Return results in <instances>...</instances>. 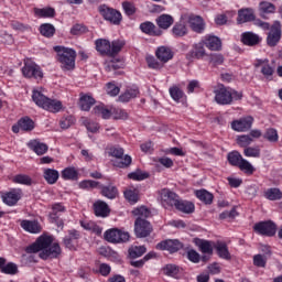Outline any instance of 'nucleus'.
I'll return each mask as SVG.
<instances>
[{
    "mask_svg": "<svg viewBox=\"0 0 282 282\" xmlns=\"http://www.w3.org/2000/svg\"><path fill=\"white\" fill-rule=\"evenodd\" d=\"M104 237L109 243H127L131 236L127 231L109 229L104 234Z\"/></svg>",
    "mask_w": 282,
    "mask_h": 282,
    "instance_id": "obj_6",
    "label": "nucleus"
},
{
    "mask_svg": "<svg viewBox=\"0 0 282 282\" xmlns=\"http://www.w3.org/2000/svg\"><path fill=\"white\" fill-rule=\"evenodd\" d=\"M227 160L231 166H239L243 156L239 151H232L227 154Z\"/></svg>",
    "mask_w": 282,
    "mask_h": 282,
    "instance_id": "obj_41",
    "label": "nucleus"
},
{
    "mask_svg": "<svg viewBox=\"0 0 282 282\" xmlns=\"http://www.w3.org/2000/svg\"><path fill=\"white\" fill-rule=\"evenodd\" d=\"M14 184H23L24 186H32V177L25 174H18L12 178Z\"/></svg>",
    "mask_w": 282,
    "mask_h": 282,
    "instance_id": "obj_51",
    "label": "nucleus"
},
{
    "mask_svg": "<svg viewBox=\"0 0 282 282\" xmlns=\"http://www.w3.org/2000/svg\"><path fill=\"white\" fill-rule=\"evenodd\" d=\"M250 21H254V11L252 9H240L237 18L238 25L250 23Z\"/></svg>",
    "mask_w": 282,
    "mask_h": 282,
    "instance_id": "obj_21",
    "label": "nucleus"
},
{
    "mask_svg": "<svg viewBox=\"0 0 282 282\" xmlns=\"http://www.w3.org/2000/svg\"><path fill=\"white\" fill-rule=\"evenodd\" d=\"M147 63H148V67H150V69H162V67H164V64L158 62V59H155V57H148Z\"/></svg>",
    "mask_w": 282,
    "mask_h": 282,
    "instance_id": "obj_64",
    "label": "nucleus"
},
{
    "mask_svg": "<svg viewBox=\"0 0 282 282\" xmlns=\"http://www.w3.org/2000/svg\"><path fill=\"white\" fill-rule=\"evenodd\" d=\"M253 229L262 237H274L276 235V224L272 220L260 221L253 226Z\"/></svg>",
    "mask_w": 282,
    "mask_h": 282,
    "instance_id": "obj_7",
    "label": "nucleus"
},
{
    "mask_svg": "<svg viewBox=\"0 0 282 282\" xmlns=\"http://www.w3.org/2000/svg\"><path fill=\"white\" fill-rule=\"evenodd\" d=\"M129 257L130 259H138L142 257L147 252V247L144 246H139V247H131L129 250Z\"/></svg>",
    "mask_w": 282,
    "mask_h": 282,
    "instance_id": "obj_48",
    "label": "nucleus"
},
{
    "mask_svg": "<svg viewBox=\"0 0 282 282\" xmlns=\"http://www.w3.org/2000/svg\"><path fill=\"white\" fill-rule=\"evenodd\" d=\"M62 177L63 180L76 181L78 180V171L76 167H66L62 171Z\"/></svg>",
    "mask_w": 282,
    "mask_h": 282,
    "instance_id": "obj_45",
    "label": "nucleus"
},
{
    "mask_svg": "<svg viewBox=\"0 0 282 282\" xmlns=\"http://www.w3.org/2000/svg\"><path fill=\"white\" fill-rule=\"evenodd\" d=\"M155 56L161 63H169L173 58V51L169 46H159L155 51Z\"/></svg>",
    "mask_w": 282,
    "mask_h": 282,
    "instance_id": "obj_17",
    "label": "nucleus"
},
{
    "mask_svg": "<svg viewBox=\"0 0 282 282\" xmlns=\"http://www.w3.org/2000/svg\"><path fill=\"white\" fill-rule=\"evenodd\" d=\"M55 32L56 29L50 23H45L40 26V33L42 34V36H46V39L54 36Z\"/></svg>",
    "mask_w": 282,
    "mask_h": 282,
    "instance_id": "obj_46",
    "label": "nucleus"
},
{
    "mask_svg": "<svg viewBox=\"0 0 282 282\" xmlns=\"http://www.w3.org/2000/svg\"><path fill=\"white\" fill-rule=\"evenodd\" d=\"M20 199L21 193L17 189H13L2 195V202L3 204H7V206H17Z\"/></svg>",
    "mask_w": 282,
    "mask_h": 282,
    "instance_id": "obj_22",
    "label": "nucleus"
},
{
    "mask_svg": "<svg viewBox=\"0 0 282 282\" xmlns=\"http://www.w3.org/2000/svg\"><path fill=\"white\" fill-rule=\"evenodd\" d=\"M22 74L25 78H35V80H41L43 78V70H41V66L33 62L24 64L22 67Z\"/></svg>",
    "mask_w": 282,
    "mask_h": 282,
    "instance_id": "obj_9",
    "label": "nucleus"
},
{
    "mask_svg": "<svg viewBox=\"0 0 282 282\" xmlns=\"http://www.w3.org/2000/svg\"><path fill=\"white\" fill-rule=\"evenodd\" d=\"M173 17L169 14H162L156 19V25H159L161 30H169V28L173 25Z\"/></svg>",
    "mask_w": 282,
    "mask_h": 282,
    "instance_id": "obj_35",
    "label": "nucleus"
},
{
    "mask_svg": "<svg viewBox=\"0 0 282 282\" xmlns=\"http://www.w3.org/2000/svg\"><path fill=\"white\" fill-rule=\"evenodd\" d=\"M140 30L143 34H149V36H161L162 31L158 30V26L153 22H143L140 24Z\"/></svg>",
    "mask_w": 282,
    "mask_h": 282,
    "instance_id": "obj_23",
    "label": "nucleus"
},
{
    "mask_svg": "<svg viewBox=\"0 0 282 282\" xmlns=\"http://www.w3.org/2000/svg\"><path fill=\"white\" fill-rule=\"evenodd\" d=\"M134 232L137 237L140 239L144 237H149L151 232H153V227H151V223L143 218H137L134 221Z\"/></svg>",
    "mask_w": 282,
    "mask_h": 282,
    "instance_id": "obj_10",
    "label": "nucleus"
},
{
    "mask_svg": "<svg viewBox=\"0 0 282 282\" xmlns=\"http://www.w3.org/2000/svg\"><path fill=\"white\" fill-rule=\"evenodd\" d=\"M259 35L252 32H245L241 34V42L243 45H248L249 47H254V45H259Z\"/></svg>",
    "mask_w": 282,
    "mask_h": 282,
    "instance_id": "obj_26",
    "label": "nucleus"
},
{
    "mask_svg": "<svg viewBox=\"0 0 282 282\" xmlns=\"http://www.w3.org/2000/svg\"><path fill=\"white\" fill-rule=\"evenodd\" d=\"M124 67V61L112 59L106 64V72H117V69H122Z\"/></svg>",
    "mask_w": 282,
    "mask_h": 282,
    "instance_id": "obj_44",
    "label": "nucleus"
},
{
    "mask_svg": "<svg viewBox=\"0 0 282 282\" xmlns=\"http://www.w3.org/2000/svg\"><path fill=\"white\" fill-rule=\"evenodd\" d=\"M54 52L57 54V61L61 63L62 68L67 72L76 67V51L65 46H54Z\"/></svg>",
    "mask_w": 282,
    "mask_h": 282,
    "instance_id": "obj_2",
    "label": "nucleus"
},
{
    "mask_svg": "<svg viewBox=\"0 0 282 282\" xmlns=\"http://www.w3.org/2000/svg\"><path fill=\"white\" fill-rule=\"evenodd\" d=\"M253 139L250 137V134H241L237 137V144L238 147H241L242 149H247L252 144Z\"/></svg>",
    "mask_w": 282,
    "mask_h": 282,
    "instance_id": "obj_52",
    "label": "nucleus"
},
{
    "mask_svg": "<svg viewBox=\"0 0 282 282\" xmlns=\"http://www.w3.org/2000/svg\"><path fill=\"white\" fill-rule=\"evenodd\" d=\"M96 50L99 52L101 56H109L110 47H111V42L109 40L105 39H98L95 42Z\"/></svg>",
    "mask_w": 282,
    "mask_h": 282,
    "instance_id": "obj_25",
    "label": "nucleus"
},
{
    "mask_svg": "<svg viewBox=\"0 0 282 282\" xmlns=\"http://www.w3.org/2000/svg\"><path fill=\"white\" fill-rule=\"evenodd\" d=\"M52 237L41 236L31 246L26 247L28 254L40 252V259L47 261V259H58L61 257V245L54 242L52 245Z\"/></svg>",
    "mask_w": 282,
    "mask_h": 282,
    "instance_id": "obj_1",
    "label": "nucleus"
},
{
    "mask_svg": "<svg viewBox=\"0 0 282 282\" xmlns=\"http://www.w3.org/2000/svg\"><path fill=\"white\" fill-rule=\"evenodd\" d=\"M252 122H254V118L248 116L239 120L232 121L231 129L238 132L250 131V129H252Z\"/></svg>",
    "mask_w": 282,
    "mask_h": 282,
    "instance_id": "obj_12",
    "label": "nucleus"
},
{
    "mask_svg": "<svg viewBox=\"0 0 282 282\" xmlns=\"http://www.w3.org/2000/svg\"><path fill=\"white\" fill-rule=\"evenodd\" d=\"M264 140H268V142L276 143L279 142V131L274 128H269L263 133Z\"/></svg>",
    "mask_w": 282,
    "mask_h": 282,
    "instance_id": "obj_43",
    "label": "nucleus"
},
{
    "mask_svg": "<svg viewBox=\"0 0 282 282\" xmlns=\"http://www.w3.org/2000/svg\"><path fill=\"white\" fill-rule=\"evenodd\" d=\"M170 96L175 102H180L184 98V90L177 86H172L170 88Z\"/></svg>",
    "mask_w": 282,
    "mask_h": 282,
    "instance_id": "obj_53",
    "label": "nucleus"
},
{
    "mask_svg": "<svg viewBox=\"0 0 282 282\" xmlns=\"http://www.w3.org/2000/svg\"><path fill=\"white\" fill-rule=\"evenodd\" d=\"M99 13L105 21H109V23H112V25H120V23H122V13L113 8H109L105 4L100 6Z\"/></svg>",
    "mask_w": 282,
    "mask_h": 282,
    "instance_id": "obj_5",
    "label": "nucleus"
},
{
    "mask_svg": "<svg viewBox=\"0 0 282 282\" xmlns=\"http://www.w3.org/2000/svg\"><path fill=\"white\" fill-rule=\"evenodd\" d=\"M182 248H184V245L180 240H165L156 245V250H167L171 254L178 252Z\"/></svg>",
    "mask_w": 282,
    "mask_h": 282,
    "instance_id": "obj_14",
    "label": "nucleus"
},
{
    "mask_svg": "<svg viewBox=\"0 0 282 282\" xmlns=\"http://www.w3.org/2000/svg\"><path fill=\"white\" fill-rule=\"evenodd\" d=\"M93 112L96 115V116H101V118L104 120H109L111 118V110L105 108V106H96L94 109H93Z\"/></svg>",
    "mask_w": 282,
    "mask_h": 282,
    "instance_id": "obj_49",
    "label": "nucleus"
},
{
    "mask_svg": "<svg viewBox=\"0 0 282 282\" xmlns=\"http://www.w3.org/2000/svg\"><path fill=\"white\" fill-rule=\"evenodd\" d=\"M215 100L218 105H230L232 102V93L223 86L215 90Z\"/></svg>",
    "mask_w": 282,
    "mask_h": 282,
    "instance_id": "obj_15",
    "label": "nucleus"
},
{
    "mask_svg": "<svg viewBox=\"0 0 282 282\" xmlns=\"http://www.w3.org/2000/svg\"><path fill=\"white\" fill-rule=\"evenodd\" d=\"M122 47H124V42L120 40H115L110 43V51L108 56H118L120 52H122Z\"/></svg>",
    "mask_w": 282,
    "mask_h": 282,
    "instance_id": "obj_40",
    "label": "nucleus"
},
{
    "mask_svg": "<svg viewBox=\"0 0 282 282\" xmlns=\"http://www.w3.org/2000/svg\"><path fill=\"white\" fill-rule=\"evenodd\" d=\"M61 174L54 169H45L43 173V177L47 184H56L58 182V177Z\"/></svg>",
    "mask_w": 282,
    "mask_h": 282,
    "instance_id": "obj_36",
    "label": "nucleus"
},
{
    "mask_svg": "<svg viewBox=\"0 0 282 282\" xmlns=\"http://www.w3.org/2000/svg\"><path fill=\"white\" fill-rule=\"evenodd\" d=\"M268 63V59H258L254 64V67H261V74H263L265 78H269L272 76V74H274V68H272V66H270Z\"/></svg>",
    "mask_w": 282,
    "mask_h": 282,
    "instance_id": "obj_30",
    "label": "nucleus"
},
{
    "mask_svg": "<svg viewBox=\"0 0 282 282\" xmlns=\"http://www.w3.org/2000/svg\"><path fill=\"white\" fill-rule=\"evenodd\" d=\"M238 169H240L242 173H246V175H252L254 173V166H252V163L246 159L241 160L240 165H238Z\"/></svg>",
    "mask_w": 282,
    "mask_h": 282,
    "instance_id": "obj_50",
    "label": "nucleus"
},
{
    "mask_svg": "<svg viewBox=\"0 0 282 282\" xmlns=\"http://www.w3.org/2000/svg\"><path fill=\"white\" fill-rule=\"evenodd\" d=\"M163 274H166V276H176L180 274V267L175 264H166L163 268Z\"/></svg>",
    "mask_w": 282,
    "mask_h": 282,
    "instance_id": "obj_58",
    "label": "nucleus"
},
{
    "mask_svg": "<svg viewBox=\"0 0 282 282\" xmlns=\"http://www.w3.org/2000/svg\"><path fill=\"white\" fill-rule=\"evenodd\" d=\"M101 195L107 197V199H116L118 197V187L116 185H100Z\"/></svg>",
    "mask_w": 282,
    "mask_h": 282,
    "instance_id": "obj_33",
    "label": "nucleus"
},
{
    "mask_svg": "<svg viewBox=\"0 0 282 282\" xmlns=\"http://www.w3.org/2000/svg\"><path fill=\"white\" fill-rule=\"evenodd\" d=\"M281 41V24L275 22L268 34L267 43L269 47H276L279 42Z\"/></svg>",
    "mask_w": 282,
    "mask_h": 282,
    "instance_id": "obj_13",
    "label": "nucleus"
},
{
    "mask_svg": "<svg viewBox=\"0 0 282 282\" xmlns=\"http://www.w3.org/2000/svg\"><path fill=\"white\" fill-rule=\"evenodd\" d=\"M214 248L220 259H226L227 261H230V251H228V245H226V242L217 241L214 245Z\"/></svg>",
    "mask_w": 282,
    "mask_h": 282,
    "instance_id": "obj_28",
    "label": "nucleus"
},
{
    "mask_svg": "<svg viewBox=\"0 0 282 282\" xmlns=\"http://www.w3.org/2000/svg\"><path fill=\"white\" fill-rule=\"evenodd\" d=\"M94 105H96V99H94V97L90 95L80 94L79 108L82 111H89Z\"/></svg>",
    "mask_w": 282,
    "mask_h": 282,
    "instance_id": "obj_27",
    "label": "nucleus"
},
{
    "mask_svg": "<svg viewBox=\"0 0 282 282\" xmlns=\"http://www.w3.org/2000/svg\"><path fill=\"white\" fill-rule=\"evenodd\" d=\"M32 100L35 102V105H37V107H41L46 111H52L53 113H56L63 109V104L61 101L47 98L41 90L33 89Z\"/></svg>",
    "mask_w": 282,
    "mask_h": 282,
    "instance_id": "obj_3",
    "label": "nucleus"
},
{
    "mask_svg": "<svg viewBox=\"0 0 282 282\" xmlns=\"http://www.w3.org/2000/svg\"><path fill=\"white\" fill-rule=\"evenodd\" d=\"M204 43L212 52H219V50H221V40L215 35H209L205 39Z\"/></svg>",
    "mask_w": 282,
    "mask_h": 282,
    "instance_id": "obj_32",
    "label": "nucleus"
},
{
    "mask_svg": "<svg viewBox=\"0 0 282 282\" xmlns=\"http://www.w3.org/2000/svg\"><path fill=\"white\" fill-rule=\"evenodd\" d=\"M246 158H261V149L259 147H247L243 150Z\"/></svg>",
    "mask_w": 282,
    "mask_h": 282,
    "instance_id": "obj_54",
    "label": "nucleus"
},
{
    "mask_svg": "<svg viewBox=\"0 0 282 282\" xmlns=\"http://www.w3.org/2000/svg\"><path fill=\"white\" fill-rule=\"evenodd\" d=\"M129 180L134 182H142L143 180H149V172H142V170H137L128 174Z\"/></svg>",
    "mask_w": 282,
    "mask_h": 282,
    "instance_id": "obj_47",
    "label": "nucleus"
},
{
    "mask_svg": "<svg viewBox=\"0 0 282 282\" xmlns=\"http://www.w3.org/2000/svg\"><path fill=\"white\" fill-rule=\"evenodd\" d=\"M0 43H3L4 45H12L14 43V37H12V34H9L8 32H1Z\"/></svg>",
    "mask_w": 282,
    "mask_h": 282,
    "instance_id": "obj_63",
    "label": "nucleus"
},
{
    "mask_svg": "<svg viewBox=\"0 0 282 282\" xmlns=\"http://www.w3.org/2000/svg\"><path fill=\"white\" fill-rule=\"evenodd\" d=\"M260 12L262 14H274V12H276V7L272 2H261Z\"/></svg>",
    "mask_w": 282,
    "mask_h": 282,
    "instance_id": "obj_55",
    "label": "nucleus"
},
{
    "mask_svg": "<svg viewBox=\"0 0 282 282\" xmlns=\"http://www.w3.org/2000/svg\"><path fill=\"white\" fill-rule=\"evenodd\" d=\"M109 155H111V158H116L117 160L120 161H116L113 163V166H117L118 169H129V166H131V155L126 154L124 155V149L120 148V147H112L109 149Z\"/></svg>",
    "mask_w": 282,
    "mask_h": 282,
    "instance_id": "obj_4",
    "label": "nucleus"
},
{
    "mask_svg": "<svg viewBox=\"0 0 282 282\" xmlns=\"http://www.w3.org/2000/svg\"><path fill=\"white\" fill-rule=\"evenodd\" d=\"M140 90L138 88H130L119 96V102H129L132 98H138Z\"/></svg>",
    "mask_w": 282,
    "mask_h": 282,
    "instance_id": "obj_38",
    "label": "nucleus"
},
{
    "mask_svg": "<svg viewBox=\"0 0 282 282\" xmlns=\"http://www.w3.org/2000/svg\"><path fill=\"white\" fill-rule=\"evenodd\" d=\"M35 14H37V17H54V14H56V11H54V8H44V9H35Z\"/></svg>",
    "mask_w": 282,
    "mask_h": 282,
    "instance_id": "obj_60",
    "label": "nucleus"
},
{
    "mask_svg": "<svg viewBox=\"0 0 282 282\" xmlns=\"http://www.w3.org/2000/svg\"><path fill=\"white\" fill-rule=\"evenodd\" d=\"M195 195L199 202H203V204H206L207 206H210V204H213V199H215L213 193L206 189H197L195 191Z\"/></svg>",
    "mask_w": 282,
    "mask_h": 282,
    "instance_id": "obj_31",
    "label": "nucleus"
},
{
    "mask_svg": "<svg viewBox=\"0 0 282 282\" xmlns=\"http://www.w3.org/2000/svg\"><path fill=\"white\" fill-rule=\"evenodd\" d=\"M194 243L195 246H197V248H199L203 254H213V248H215V245H213V241L196 238L194 239Z\"/></svg>",
    "mask_w": 282,
    "mask_h": 282,
    "instance_id": "obj_24",
    "label": "nucleus"
},
{
    "mask_svg": "<svg viewBox=\"0 0 282 282\" xmlns=\"http://www.w3.org/2000/svg\"><path fill=\"white\" fill-rule=\"evenodd\" d=\"M264 197L267 199H270V202H276L279 199H282V192L276 187H271L265 191Z\"/></svg>",
    "mask_w": 282,
    "mask_h": 282,
    "instance_id": "obj_39",
    "label": "nucleus"
},
{
    "mask_svg": "<svg viewBox=\"0 0 282 282\" xmlns=\"http://www.w3.org/2000/svg\"><path fill=\"white\" fill-rule=\"evenodd\" d=\"M29 149L33 151L36 155H45L50 147L47 144L40 142L39 139H33L28 143Z\"/></svg>",
    "mask_w": 282,
    "mask_h": 282,
    "instance_id": "obj_19",
    "label": "nucleus"
},
{
    "mask_svg": "<svg viewBox=\"0 0 282 282\" xmlns=\"http://www.w3.org/2000/svg\"><path fill=\"white\" fill-rule=\"evenodd\" d=\"M132 213L138 217L137 219H148V217H151V210L144 206L135 208Z\"/></svg>",
    "mask_w": 282,
    "mask_h": 282,
    "instance_id": "obj_56",
    "label": "nucleus"
},
{
    "mask_svg": "<svg viewBox=\"0 0 282 282\" xmlns=\"http://www.w3.org/2000/svg\"><path fill=\"white\" fill-rule=\"evenodd\" d=\"M96 217H109L111 209L109 205L104 200H96L93 205Z\"/></svg>",
    "mask_w": 282,
    "mask_h": 282,
    "instance_id": "obj_18",
    "label": "nucleus"
},
{
    "mask_svg": "<svg viewBox=\"0 0 282 282\" xmlns=\"http://www.w3.org/2000/svg\"><path fill=\"white\" fill-rule=\"evenodd\" d=\"M172 34L176 39H180L182 36H186V34H188V29L186 28V24H184V22H177L172 28Z\"/></svg>",
    "mask_w": 282,
    "mask_h": 282,
    "instance_id": "obj_37",
    "label": "nucleus"
},
{
    "mask_svg": "<svg viewBox=\"0 0 282 282\" xmlns=\"http://www.w3.org/2000/svg\"><path fill=\"white\" fill-rule=\"evenodd\" d=\"M267 264H268V257L261 253L253 256V265H256V268H265Z\"/></svg>",
    "mask_w": 282,
    "mask_h": 282,
    "instance_id": "obj_59",
    "label": "nucleus"
},
{
    "mask_svg": "<svg viewBox=\"0 0 282 282\" xmlns=\"http://www.w3.org/2000/svg\"><path fill=\"white\" fill-rule=\"evenodd\" d=\"M205 42H198L194 44L193 50L189 52L192 58H204L206 56V48H204Z\"/></svg>",
    "mask_w": 282,
    "mask_h": 282,
    "instance_id": "obj_34",
    "label": "nucleus"
},
{
    "mask_svg": "<svg viewBox=\"0 0 282 282\" xmlns=\"http://www.w3.org/2000/svg\"><path fill=\"white\" fill-rule=\"evenodd\" d=\"M174 207L176 208V210H180L181 213H185L186 215H191V213H195V204L188 200H181L178 198Z\"/></svg>",
    "mask_w": 282,
    "mask_h": 282,
    "instance_id": "obj_29",
    "label": "nucleus"
},
{
    "mask_svg": "<svg viewBox=\"0 0 282 282\" xmlns=\"http://www.w3.org/2000/svg\"><path fill=\"white\" fill-rule=\"evenodd\" d=\"M106 91L108 96L116 97L118 96V94H120V87L116 86V84L110 82L106 85Z\"/></svg>",
    "mask_w": 282,
    "mask_h": 282,
    "instance_id": "obj_62",
    "label": "nucleus"
},
{
    "mask_svg": "<svg viewBox=\"0 0 282 282\" xmlns=\"http://www.w3.org/2000/svg\"><path fill=\"white\" fill-rule=\"evenodd\" d=\"M161 202L164 208H173L180 202V196L175 192H171V189L163 188L161 191Z\"/></svg>",
    "mask_w": 282,
    "mask_h": 282,
    "instance_id": "obj_11",
    "label": "nucleus"
},
{
    "mask_svg": "<svg viewBox=\"0 0 282 282\" xmlns=\"http://www.w3.org/2000/svg\"><path fill=\"white\" fill-rule=\"evenodd\" d=\"M122 8L124 10V13L128 15V17H133V14H135V4L134 3H131L129 1H124L122 2Z\"/></svg>",
    "mask_w": 282,
    "mask_h": 282,
    "instance_id": "obj_61",
    "label": "nucleus"
},
{
    "mask_svg": "<svg viewBox=\"0 0 282 282\" xmlns=\"http://www.w3.org/2000/svg\"><path fill=\"white\" fill-rule=\"evenodd\" d=\"M20 226L25 232H31V235H39L42 230L39 220H22Z\"/></svg>",
    "mask_w": 282,
    "mask_h": 282,
    "instance_id": "obj_20",
    "label": "nucleus"
},
{
    "mask_svg": "<svg viewBox=\"0 0 282 282\" xmlns=\"http://www.w3.org/2000/svg\"><path fill=\"white\" fill-rule=\"evenodd\" d=\"M67 209L64 207L63 203H55L51 205V212L48 218L51 224H56L57 228H63L65 223L61 219V213H65Z\"/></svg>",
    "mask_w": 282,
    "mask_h": 282,
    "instance_id": "obj_8",
    "label": "nucleus"
},
{
    "mask_svg": "<svg viewBox=\"0 0 282 282\" xmlns=\"http://www.w3.org/2000/svg\"><path fill=\"white\" fill-rule=\"evenodd\" d=\"M19 127L22 131H34V120L30 117H23L19 120Z\"/></svg>",
    "mask_w": 282,
    "mask_h": 282,
    "instance_id": "obj_42",
    "label": "nucleus"
},
{
    "mask_svg": "<svg viewBox=\"0 0 282 282\" xmlns=\"http://www.w3.org/2000/svg\"><path fill=\"white\" fill-rule=\"evenodd\" d=\"M2 274H19V267L14 262H9L2 268Z\"/></svg>",
    "mask_w": 282,
    "mask_h": 282,
    "instance_id": "obj_57",
    "label": "nucleus"
},
{
    "mask_svg": "<svg viewBox=\"0 0 282 282\" xmlns=\"http://www.w3.org/2000/svg\"><path fill=\"white\" fill-rule=\"evenodd\" d=\"M189 28L196 34H202L204 30H206V24L204 23V19L199 15H191L188 18Z\"/></svg>",
    "mask_w": 282,
    "mask_h": 282,
    "instance_id": "obj_16",
    "label": "nucleus"
}]
</instances>
